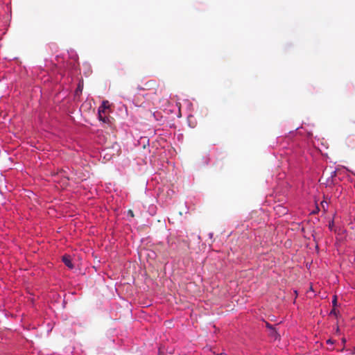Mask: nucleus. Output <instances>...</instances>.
<instances>
[{"mask_svg":"<svg viewBox=\"0 0 355 355\" xmlns=\"http://www.w3.org/2000/svg\"><path fill=\"white\" fill-rule=\"evenodd\" d=\"M62 261L69 268H73V264L72 263L71 259L69 255H64L62 257Z\"/></svg>","mask_w":355,"mask_h":355,"instance_id":"1","label":"nucleus"},{"mask_svg":"<svg viewBox=\"0 0 355 355\" xmlns=\"http://www.w3.org/2000/svg\"><path fill=\"white\" fill-rule=\"evenodd\" d=\"M83 80H80L79 83H78V85L77 86V88L75 91V94L77 96V95H80L81 93H82V91H83Z\"/></svg>","mask_w":355,"mask_h":355,"instance_id":"2","label":"nucleus"},{"mask_svg":"<svg viewBox=\"0 0 355 355\" xmlns=\"http://www.w3.org/2000/svg\"><path fill=\"white\" fill-rule=\"evenodd\" d=\"M347 145L348 147L355 148V139L352 138H347Z\"/></svg>","mask_w":355,"mask_h":355,"instance_id":"3","label":"nucleus"},{"mask_svg":"<svg viewBox=\"0 0 355 355\" xmlns=\"http://www.w3.org/2000/svg\"><path fill=\"white\" fill-rule=\"evenodd\" d=\"M101 107L98 110V118L101 121L106 122V118L102 116V112H104V109L101 110Z\"/></svg>","mask_w":355,"mask_h":355,"instance_id":"4","label":"nucleus"},{"mask_svg":"<svg viewBox=\"0 0 355 355\" xmlns=\"http://www.w3.org/2000/svg\"><path fill=\"white\" fill-rule=\"evenodd\" d=\"M270 336L272 338H274L275 340L277 339L278 337H279V335H278V334L277 333V331H275V329H272L270 330Z\"/></svg>","mask_w":355,"mask_h":355,"instance_id":"5","label":"nucleus"},{"mask_svg":"<svg viewBox=\"0 0 355 355\" xmlns=\"http://www.w3.org/2000/svg\"><path fill=\"white\" fill-rule=\"evenodd\" d=\"M333 307H336L337 306V296L334 295L332 300Z\"/></svg>","mask_w":355,"mask_h":355,"instance_id":"6","label":"nucleus"},{"mask_svg":"<svg viewBox=\"0 0 355 355\" xmlns=\"http://www.w3.org/2000/svg\"><path fill=\"white\" fill-rule=\"evenodd\" d=\"M331 315H337V311L336 307H333L332 310L330 311Z\"/></svg>","mask_w":355,"mask_h":355,"instance_id":"7","label":"nucleus"},{"mask_svg":"<svg viewBox=\"0 0 355 355\" xmlns=\"http://www.w3.org/2000/svg\"><path fill=\"white\" fill-rule=\"evenodd\" d=\"M128 214L129 216H130L131 217H134V213H133L132 210H131V209H129V210L128 211Z\"/></svg>","mask_w":355,"mask_h":355,"instance_id":"8","label":"nucleus"},{"mask_svg":"<svg viewBox=\"0 0 355 355\" xmlns=\"http://www.w3.org/2000/svg\"><path fill=\"white\" fill-rule=\"evenodd\" d=\"M334 225V221H331V223H329V229H330V230H332V228H333Z\"/></svg>","mask_w":355,"mask_h":355,"instance_id":"9","label":"nucleus"},{"mask_svg":"<svg viewBox=\"0 0 355 355\" xmlns=\"http://www.w3.org/2000/svg\"><path fill=\"white\" fill-rule=\"evenodd\" d=\"M266 327H267L270 330H271V329H274V328L272 327V325H271V324H270L269 323H266Z\"/></svg>","mask_w":355,"mask_h":355,"instance_id":"10","label":"nucleus"},{"mask_svg":"<svg viewBox=\"0 0 355 355\" xmlns=\"http://www.w3.org/2000/svg\"><path fill=\"white\" fill-rule=\"evenodd\" d=\"M327 343H331V340H327Z\"/></svg>","mask_w":355,"mask_h":355,"instance_id":"11","label":"nucleus"},{"mask_svg":"<svg viewBox=\"0 0 355 355\" xmlns=\"http://www.w3.org/2000/svg\"><path fill=\"white\" fill-rule=\"evenodd\" d=\"M159 355H162V354L159 353Z\"/></svg>","mask_w":355,"mask_h":355,"instance_id":"12","label":"nucleus"}]
</instances>
